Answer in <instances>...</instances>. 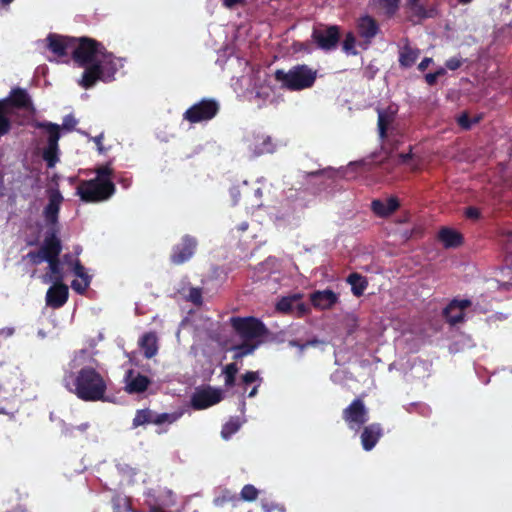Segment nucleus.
I'll list each match as a JSON object with an SVG mask.
<instances>
[{"instance_id": "obj_24", "label": "nucleus", "mask_w": 512, "mask_h": 512, "mask_svg": "<svg viewBox=\"0 0 512 512\" xmlns=\"http://www.w3.org/2000/svg\"><path fill=\"white\" fill-rule=\"evenodd\" d=\"M49 265V273L43 276L44 283H62L64 279V274L60 268V261L58 256H53L48 261Z\"/></svg>"}, {"instance_id": "obj_21", "label": "nucleus", "mask_w": 512, "mask_h": 512, "mask_svg": "<svg viewBox=\"0 0 512 512\" xmlns=\"http://www.w3.org/2000/svg\"><path fill=\"white\" fill-rule=\"evenodd\" d=\"M381 435L382 430L378 424L367 426L361 435V443L364 450L370 451L373 449Z\"/></svg>"}, {"instance_id": "obj_10", "label": "nucleus", "mask_w": 512, "mask_h": 512, "mask_svg": "<svg viewBox=\"0 0 512 512\" xmlns=\"http://www.w3.org/2000/svg\"><path fill=\"white\" fill-rule=\"evenodd\" d=\"M64 261L69 264L76 279L71 282V288L78 294H84L91 283V276L77 258L66 255Z\"/></svg>"}, {"instance_id": "obj_9", "label": "nucleus", "mask_w": 512, "mask_h": 512, "mask_svg": "<svg viewBox=\"0 0 512 512\" xmlns=\"http://www.w3.org/2000/svg\"><path fill=\"white\" fill-rule=\"evenodd\" d=\"M222 399L221 389L208 386L195 390L191 397V405L194 409L202 410L219 403Z\"/></svg>"}, {"instance_id": "obj_15", "label": "nucleus", "mask_w": 512, "mask_h": 512, "mask_svg": "<svg viewBox=\"0 0 512 512\" xmlns=\"http://www.w3.org/2000/svg\"><path fill=\"white\" fill-rule=\"evenodd\" d=\"M125 391L129 394L144 392L150 384V379L138 371L128 370L124 377Z\"/></svg>"}, {"instance_id": "obj_5", "label": "nucleus", "mask_w": 512, "mask_h": 512, "mask_svg": "<svg viewBox=\"0 0 512 512\" xmlns=\"http://www.w3.org/2000/svg\"><path fill=\"white\" fill-rule=\"evenodd\" d=\"M231 323L239 337L243 340L242 345L234 347L235 358L251 354L259 346L262 338L267 333L264 324L252 317L232 318Z\"/></svg>"}, {"instance_id": "obj_60", "label": "nucleus", "mask_w": 512, "mask_h": 512, "mask_svg": "<svg viewBox=\"0 0 512 512\" xmlns=\"http://www.w3.org/2000/svg\"><path fill=\"white\" fill-rule=\"evenodd\" d=\"M247 228H248V223H247V222H243V223H241V224L239 225V227H238V229H239L240 231H242V232H243V231H246V230H247Z\"/></svg>"}, {"instance_id": "obj_6", "label": "nucleus", "mask_w": 512, "mask_h": 512, "mask_svg": "<svg viewBox=\"0 0 512 512\" xmlns=\"http://www.w3.org/2000/svg\"><path fill=\"white\" fill-rule=\"evenodd\" d=\"M317 74V70L303 64L293 66L288 71L277 70L275 78L282 87L291 91H301L314 85Z\"/></svg>"}, {"instance_id": "obj_29", "label": "nucleus", "mask_w": 512, "mask_h": 512, "mask_svg": "<svg viewBox=\"0 0 512 512\" xmlns=\"http://www.w3.org/2000/svg\"><path fill=\"white\" fill-rule=\"evenodd\" d=\"M244 422L245 419L240 420L238 417L230 418L222 427L221 437L224 440H229L241 428Z\"/></svg>"}, {"instance_id": "obj_53", "label": "nucleus", "mask_w": 512, "mask_h": 512, "mask_svg": "<svg viewBox=\"0 0 512 512\" xmlns=\"http://www.w3.org/2000/svg\"><path fill=\"white\" fill-rule=\"evenodd\" d=\"M230 196L232 198L233 204H237L240 196V191L238 187H232L230 189Z\"/></svg>"}, {"instance_id": "obj_39", "label": "nucleus", "mask_w": 512, "mask_h": 512, "mask_svg": "<svg viewBox=\"0 0 512 512\" xmlns=\"http://www.w3.org/2000/svg\"><path fill=\"white\" fill-rule=\"evenodd\" d=\"M236 501H237V496L235 493H232L229 490H224V491H222L221 495L217 496L214 499V504L216 506H223L225 503H228V502L234 503Z\"/></svg>"}, {"instance_id": "obj_4", "label": "nucleus", "mask_w": 512, "mask_h": 512, "mask_svg": "<svg viewBox=\"0 0 512 512\" xmlns=\"http://www.w3.org/2000/svg\"><path fill=\"white\" fill-rule=\"evenodd\" d=\"M115 193L112 181V169L109 165H102L96 169V177L82 181L77 187V195L85 202H102L108 200Z\"/></svg>"}, {"instance_id": "obj_32", "label": "nucleus", "mask_w": 512, "mask_h": 512, "mask_svg": "<svg viewBox=\"0 0 512 512\" xmlns=\"http://www.w3.org/2000/svg\"><path fill=\"white\" fill-rule=\"evenodd\" d=\"M183 415L182 411H175L172 413H154L153 416V424L155 425H163V424H173L178 419H180Z\"/></svg>"}, {"instance_id": "obj_11", "label": "nucleus", "mask_w": 512, "mask_h": 512, "mask_svg": "<svg viewBox=\"0 0 512 512\" xmlns=\"http://www.w3.org/2000/svg\"><path fill=\"white\" fill-rule=\"evenodd\" d=\"M344 420L352 430H359L368 421L367 410L363 402L354 400L343 412Z\"/></svg>"}, {"instance_id": "obj_34", "label": "nucleus", "mask_w": 512, "mask_h": 512, "mask_svg": "<svg viewBox=\"0 0 512 512\" xmlns=\"http://www.w3.org/2000/svg\"><path fill=\"white\" fill-rule=\"evenodd\" d=\"M114 512H135L131 508L130 500L127 496L116 495L112 499Z\"/></svg>"}, {"instance_id": "obj_41", "label": "nucleus", "mask_w": 512, "mask_h": 512, "mask_svg": "<svg viewBox=\"0 0 512 512\" xmlns=\"http://www.w3.org/2000/svg\"><path fill=\"white\" fill-rule=\"evenodd\" d=\"M10 121L4 107L0 106V136L8 133Z\"/></svg>"}, {"instance_id": "obj_19", "label": "nucleus", "mask_w": 512, "mask_h": 512, "mask_svg": "<svg viewBox=\"0 0 512 512\" xmlns=\"http://www.w3.org/2000/svg\"><path fill=\"white\" fill-rule=\"evenodd\" d=\"M261 383L262 377L260 376L259 372L248 371L241 376V380L238 386L241 389L242 396L248 391L249 388H251L248 392V397L252 398L256 396Z\"/></svg>"}, {"instance_id": "obj_37", "label": "nucleus", "mask_w": 512, "mask_h": 512, "mask_svg": "<svg viewBox=\"0 0 512 512\" xmlns=\"http://www.w3.org/2000/svg\"><path fill=\"white\" fill-rule=\"evenodd\" d=\"M238 372V367L235 363H230L225 366L223 373L225 376V385L231 387L235 384V376Z\"/></svg>"}, {"instance_id": "obj_38", "label": "nucleus", "mask_w": 512, "mask_h": 512, "mask_svg": "<svg viewBox=\"0 0 512 512\" xmlns=\"http://www.w3.org/2000/svg\"><path fill=\"white\" fill-rule=\"evenodd\" d=\"M258 494H259V491L258 489L251 485V484H247L245 485L241 492H240V498L244 501H254L256 500V498L258 497Z\"/></svg>"}, {"instance_id": "obj_35", "label": "nucleus", "mask_w": 512, "mask_h": 512, "mask_svg": "<svg viewBox=\"0 0 512 512\" xmlns=\"http://www.w3.org/2000/svg\"><path fill=\"white\" fill-rule=\"evenodd\" d=\"M154 412L149 409H142L136 412L133 419V427H139L147 423H153Z\"/></svg>"}, {"instance_id": "obj_20", "label": "nucleus", "mask_w": 512, "mask_h": 512, "mask_svg": "<svg viewBox=\"0 0 512 512\" xmlns=\"http://www.w3.org/2000/svg\"><path fill=\"white\" fill-rule=\"evenodd\" d=\"M357 30L359 35L366 41H370L378 33V25L376 21L370 16H363L358 20Z\"/></svg>"}, {"instance_id": "obj_59", "label": "nucleus", "mask_w": 512, "mask_h": 512, "mask_svg": "<svg viewBox=\"0 0 512 512\" xmlns=\"http://www.w3.org/2000/svg\"><path fill=\"white\" fill-rule=\"evenodd\" d=\"M148 504L151 507V511L150 512H164L163 510L156 509L155 508V503H152V502L148 501Z\"/></svg>"}, {"instance_id": "obj_25", "label": "nucleus", "mask_w": 512, "mask_h": 512, "mask_svg": "<svg viewBox=\"0 0 512 512\" xmlns=\"http://www.w3.org/2000/svg\"><path fill=\"white\" fill-rule=\"evenodd\" d=\"M396 109L390 107L387 110H378V132L380 138H384L387 135V131L390 125L394 121Z\"/></svg>"}, {"instance_id": "obj_33", "label": "nucleus", "mask_w": 512, "mask_h": 512, "mask_svg": "<svg viewBox=\"0 0 512 512\" xmlns=\"http://www.w3.org/2000/svg\"><path fill=\"white\" fill-rule=\"evenodd\" d=\"M300 296L295 294L292 296L283 297L276 305V309L280 312H290L296 305L299 304Z\"/></svg>"}, {"instance_id": "obj_13", "label": "nucleus", "mask_w": 512, "mask_h": 512, "mask_svg": "<svg viewBox=\"0 0 512 512\" xmlns=\"http://www.w3.org/2000/svg\"><path fill=\"white\" fill-rule=\"evenodd\" d=\"M246 145L252 156L273 153L277 148V144L273 139L265 134H253L246 138Z\"/></svg>"}, {"instance_id": "obj_62", "label": "nucleus", "mask_w": 512, "mask_h": 512, "mask_svg": "<svg viewBox=\"0 0 512 512\" xmlns=\"http://www.w3.org/2000/svg\"><path fill=\"white\" fill-rule=\"evenodd\" d=\"M261 194H262L261 189H260V188H257V189L255 190V196L260 197V196H261Z\"/></svg>"}, {"instance_id": "obj_36", "label": "nucleus", "mask_w": 512, "mask_h": 512, "mask_svg": "<svg viewBox=\"0 0 512 512\" xmlns=\"http://www.w3.org/2000/svg\"><path fill=\"white\" fill-rule=\"evenodd\" d=\"M374 6L386 14H393L398 8L399 0H373Z\"/></svg>"}, {"instance_id": "obj_28", "label": "nucleus", "mask_w": 512, "mask_h": 512, "mask_svg": "<svg viewBox=\"0 0 512 512\" xmlns=\"http://www.w3.org/2000/svg\"><path fill=\"white\" fill-rule=\"evenodd\" d=\"M439 239L447 248L456 247L461 243V235L450 228H442L439 231Z\"/></svg>"}, {"instance_id": "obj_42", "label": "nucleus", "mask_w": 512, "mask_h": 512, "mask_svg": "<svg viewBox=\"0 0 512 512\" xmlns=\"http://www.w3.org/2000/svg\"><path fill=\"white\" fill-rule=\"evenodd\" d=\"M414 155L409 153H402L398 155V163L409 165L412 169H417L418 165L413 162Z\"/></svg>"}, {"instance_id": "obj_3", "label": "nucleus", "mask_w": 512, "mask_h": 512, "mask_svg": "<svg viewBox=\"0 0 512 512\" xmlns=\"http://www.w3.org/2000/svg\"><path fill=\"white\" fill-rule=\"evenodd\" d=\"M47 203L44 205L41 216L47 228L44 241L40 249L30 252L28 257L34 264L48 262L51 257L59 256L61 243L57 236L59 233V212L64 201L63 195L57 188L46 190Z\"/></svg>"}, {"instance_id": "obj_1", "label": "nucleus", "mask_w": 512, "mask_h": 512, "mask_svg": "<svg viewBox=\"0 0 512 512\" xmlns=\"http://www.w3.org/2000/svg\"><path fill=\"white\" fill-rule=\"evenodd\" d=\"M53 54L49 61L67 62L71 55L75 63L84 69L78 84L90 89L97 82L109 83L116 79V74L124 67L125 59L116 57L105 47L89 38H68L49 34L43 42Z\"/></svg>"}, {"instance_id": "obj_27", "label": "nucleus", "mask_w": 512, "mask_h": 512, "mask_svg": "<svg viewBox=\"0 0 512 512\" xmlns=\"http://www.w3.org/2000/svg\"><path fill=\"white\" fill-rule=\"evenodd\" d=\"M420 54L419 49L411 47L409 44H405L401 47L399 52V63L402 67H411Z\"/></svg>"}, {"instance_id": "obj_22", "label": "nucleus", "mask_w": 512, "mask_h": 512, "mask_svg": "<svg viewBox=\"0 0 512 512\" xmlns=\"http://www.w3.org/2000/svg\"><path fill=\"white\" fill-rule=\"evenodd\" d=\"M337 295L331 290L317 291L312 294L311 301L315 307L328 309L337 302Z\"/></svg>"}, {"instance_id": "obj_54", "label": "nucleus", "mask_w": 512, "mask_h": 512, "mask_svg": "<svg viewBox=\"0 0 512 512\" xmlns=\"http://www.w3.org/2000/svg\"><path fill=\"white\" fill-rule=\"evenodd\" d=\"M102 140H103V134H100V135H98V136L93 138V141L97 145L98 151L100 153L104 152V147L102 145Z\"/></svg>"}, {"instance_id": "obj_7", "label": "nucleus", "mask_w": 512, "mask_h": 512, "mask_svg": "<svg viewBox=\"0 0 512 512\" xmlns=\"http://www.w3.org/2000/svg\"><path fill=\"white\" fill-rule=\"evenodd\" d=\"M266 81V71L254 67H249L248 72L238 79V83L250 99H258L263 103L271 101L273 96V90Z\"/></svg>"}, {"instance_id": "obj_8", "label": "nucleus", "mask_w": 512, "mask_h": 512, "mask_svg": "<svg viewBox=\"0 0 512 512\" xmlns=\"http://www.w3.org/2000/svg\"><path fill=\"white\" fill-rule=\"evenodd\" d=\"M218 110L219 105L215 100L203 99L186 110L184 119L191 123L208 121L215 117Z\"/></svg>"}, {"instance_id": "obj_26", "label": "nucleus", "mask_w": 512, "mask_h": 512, "mask_svg": "<svg viewBox=\"0 0 512 512\" xmlns=\"http://www.w3.org/2000/svg\"><path fill=\"white\" fill-rule=\"evenodd\" d=\"M139 345L146 358H152L158 352L157 336L155 333L149 332L143 335L139 341Z\"/></svg>"}, {"instance_id": "obj_40", "label": "nucleus", "mask_w": 512, "mask_h": 512, "mask_svg": "<svg viewBox=\"0 0 512 512\" xmlns=\"http://www.w3.org/2000/svg\"><path fill=\"white\" fill-rule=\"evenodd\" d=\"M356 38L352 33H348L343 41V50L349 55H356Z\"/></svg>"}, {"instance_id": "obj_56", "label": "nucleus", "mask_w": 512, "mask_h": 512, "mask_svg": "<svg viewBox=\"0 0 512 512\" xmlns=\"http://www.w3.org/2000/svg\"><path fill=\"white\" fill-rule=\"evenodd\" d=\"M437 76L435 75V73H428L425 75V80L427 82V84L429 85H434L437 81Z\"/></svg>"}, {"instance_id": "obj_16", "label": "nucleus", "mask_w": 512, "mask_h": 512, "mask_svg": "<svg viewBox=\"0 0 512 512\" xmlns=\"http://www.w3.org/2000/svg\"><path fill=\"white\" fill-rule=\"evenodd\" d=\"M196 240L190 236H184L181 243L173 249L171 260L175 264H182L194 254Z\"/></svg>"}, {"instance_id": "obj_50", "label": "nucleus", "mask_w": 512, "mask_h": 512, "mask_svg": "<svg viewBox=\"0 0 512 512\" xmlns=\"http://www.w3.org/2000/svg\"><path fill=\"white\" fill-rule=\"evenodd\" d=\"M76 120L72 116H66L63 120V127L71 129L76 125Z\"/></svg>"}, {"instance_id": "obj_61", "label": "nucleus", "mask_w": 512, "mask_h": 512, "mask_svg": "<svg viewBox=\"0 0 512 512\" xmlns=\"http://www.w3.org/2000/svg\"><path fill=\"white\" fill-rule=\"evenodd\" d=\"M245 407H246V403H245L244 399H242L240 402V410L242 413L245 411Z\"/></svg>"}, {"instance_id": "obj_45", "label": "nucleus", "mask_w": 512, "mask_h": 512, "mask_svg": "<svg viewBox=\"0 0 512 512\" xmlns=\"http://www.w3.org/2000/svg\"><path fill=\"white\" fill-rule=\"evenodd\" d=\"M321 341L317 340V339H313V340H309L303 344H300L298 341H295V340H292L289 342V345L290 346H293V347H298L300 349V351H303L304 348L306 347H309V346H316L318 344H320Z\"/></svg>"}, {"instance_id": "obj_43", "label": "nucleus", "mask_w": 512, "mask_h": 512, "mask_svg": "<svg viewBox=\"0 0 512 512\" xmlns=\"http://www.w3.org/2000/svg\"><path fill=\"white\" fill-rule=\"evenodd\" d=\"M463 61L461 57H451L445 62V66L447 69L454 71L461 67Z\"/></svg>"}, {"instance_id": "obj_23", "label": "nucleus", "mask_w": 512, "mask_h": 512, "mask_svg": "<svg viewBox=\"0 0 512 512\" xmlns=\"http://www.w3.org/2000/svg\"><path fill=\"white\" fill-rule=\"evenodd\" d=\"M371 206L376 215L385 217L393 213L399 204L396 198L391 197L386 200H374Z\"/></svg>"}, {"instance_id": "obj_12", "label": "nucleus", "mask_w": 512, "mask_h": 512, "mask_svg": "<svg viewBox=\"0 0 512 512\" xmlns=\"http://www.w3.org/2000/svg\"><path fill=\"white\" fill-rule=\"evenodd\" d=\"M48 134V144L43 151V159L46 161L47 166L52 168L58 162V140L60 138L59 126L52 123L44 125Z\"/></svg>"}, {"instance_id": "obj_48", "label": "nucleus", "mask_w": 512, "mask_h": 512, "mask_svg": "<svg viewBox=\"0 0 512 512\" xmlns=\"http://www.w3.org/2000/svg\"><path fill=\"white\" fill-rule=\"evenodd\" d=\"M356 166V164L354 163H350L349 166L347 168H342L338 171L335 172V175L336 177H340V178H349L348 177V172L350 170H352L354 167Z\"/></svg>"}, {"instance_id": "obj_55", "label": "nucleus", "mask_w": 512, "mask_h": 512, "mask_svg": "<svg viewBox=\"0 0 512 512\" xmlns=\"http://www.w3.org/2000/svg\"><path fill=\"white\" fill-rule=\"evenodd\" d=\"M432 58H429V57H426L424 58L418 65V69L420 71H424L431 63H432Z\"/></svg>"}, {"instance_id": "obj_58", "label": "nucleus", "mask_w": 512, "mask_h": 512, "mask_svg": "<svg viewBox=\"0 0 512 512\" xmlns=\"http://www.w3.org/2000/svg\"><path fill=\"white\" fill-rule=\"evenodd\" d=\"M435 75L437 76V78H439L440 76H443L445 73H446V70L445 68L443 67H440L439 69H437V71L434 72Z\"/></svg>"}, {"instance_id": "obj_18", "label": "nucleus", "mask_w": 512, "mask_h": 512, "mask_svg": "<svg viewBox=\"0 0 512 512\" xmlns=\"http://www.w3.org/2000/svg\"><path fill=\"white\" fill-rule=\"evenodd\" d=\"M68 294L67 285L56 283L46 293V304L52 308H60L67 302Z\"/></svg>"}, {"instance_id": "obj_31", "label": "nucleus", "mask_w": 512, "mask_h": 512, "mask_svg": "<svg viewBox=\"0 0 512 512\" xmlns=\"http://www.w3.org/2000/svg\"><path fill=\"white\" fill-rule=\"evenodd\" d=\"M347 281L351 285V290L355 296H361L367 287L366 279L358 273L350 274Z\"/></svg>"}, {"instance_id": "obj_30", "label": "nucleus", "mask_w": 512, "mask_h": 512, "mask_svg": "<svg viewBox=\"0 0 512 512\" xmlns=\"http://www.w3.org/2000/svg\"><path fill=\"white\" fill-rule=\"evenodd\" d=\"M11 102L18 107L29 109L32 106L31 99L23 89H14L10 95Z\"/></svg>"}, {"instance_id": "obj_57", "label": "nucleus", "mask_w": 512, "mask_h": 512, "mask_svg": "<svg viewBox=\"0 0 512 512\" xmlns=\"http://www.w3.org/2000/svg\"><path fill=\"white\" fill-rule=\"evenodd\" d=\"M14 334V328L12 327H6V328H3L1 331H0V335L4 336V337H10Z\"/></svg>"}, {"instance_id": "obj_47", "label": "nucleus", "mask_w": 512, "mask_h": 512, "mask_svg": "<svg viewBox=\"0 0 512 512\" xmlns=\"http://www.w3.org/2000/svg\"><path fill=\"white\" fill-rule=\"evenodd\" d=\"M262 509L264 512H273L275 509L279 510L280 512H285L283 506L267 502H262Z\"/></svg>"}, {"instance_id": "obj_52", "label": "nucleus", "mask_w": 512, "mask_h": 512, "mask_svg": "<svg viewBox=\"0 0 512 512\" xmlns=\"http://www.w3.org/2000/svg\"><path fill=\"white\" fill-rule=\"evenodd\" d=\"M223 5L227 8H234L237 5L243 4L245 0H222Z\"/></svg>"}, {"instance_id": "obj_49", "label": "nucleus", "mask_w": 512, "mask_h": 512, "mask_svg": "<svg viewBox=\"0 0 512 512\" xmlns=\"http://www.w3.org/2000/svg\"><path fill=\"white\" fill-rule=\"evenodd\" d=\"M458 124L463 128V129H469L471 127V122L469 120V117L466 115V114H462L461 116H459L458 118Z\"/></svg>"}, {"instance_id": "obj_17", "label": "nucleus", "mask_w": 512, "mask_h": 512, "mask_svg": "<svg viewBox=\"0 0 512 512\" xmlns=\"http://www.w3.org/2000/svg\"><path fill=\"white\" fill-rule=\"evenodd\" d=\"M471 305V302L467 299L453 300L444 309V316L447 321L452 324H458L464 321V310Z\"/></svg>"}, {"instance_id": "obj_63", "label": "nucleus", "mask_w": 512, "mask_h": 512, "mask_svg": "<svg viewBox=\"0 0 512 512\" xmlns=\"http://www.w3.org/2000/svg\"><path fill=\"white\" fill-rule=\"evenodd\" d=\"M0 1L3 4L8 5V4L12 3L14 0H0Z\"/></svg>"}, {"instance_id": "obj_46", "label": "nucleus", "mask_w": 512, "mask_h": 512, "mask_svg": "<svg viewBox=\"0 0 512 512\" xmlns=\"http://www.w3.org/2000/svg\"><path fill=\"white\" fill-rule=\"evenodd\" d=\"M201 291L198 288H191L189 291L188 299L193 302L194 304H200L201 303Z\"/></svg>"}, {"instance_id": "obj_2", "label": "nucleus", "mask_w": 512, "mask_h": 512, "mask_svg": "<svg viewBox=\"0 0 512 512\" xmlns=\"http://www.w3.org/2000/svg\"><path fill=\"white\" fill-rule=\"evenodd\" d=\"M63 386L77 398L95 402L103 400L107 384L97 371V361L86 350L77 352L64 369Z\"/></svg>"}, {"instance_id": "obj_51", "label": "nucleus", "mask_w": 512, "mask_h": 512, "mask_svg": "<svg viewBox=\"0 0 512 512\" xmlns=\"http://www.w3.org/2000/svg\"><path fill=\"white\" fill-rule=\"evenodd\" d=\"M466 216L471 219H478L480 212L478 209L474 207H469L466 209Z\"/></svg>"}, {"instance_id": "obj_14", "label": "nucleus", "mask_w": 512, "mask_h": 512, "mask_svg": "<svg viewBox=\"0 0 512 512\" xmlns=\"http://www.w3.org/2000/svg\"><path fill=\"white\" fill-rule=\"evenodd\" d=\"M313 40L322 50L334 49L339 40V31L336 26L315 28L312 33Z\"/></svg>"}, {"instance_id": "obj_44", "label": "nucleus", "mask_w": 512, "mask_h": 512, "mask_svg": "<svg viewBox=\"0 0 512 512\" xmlns=\"http://www.w3.org/2000/svg\"><path fill=\"white\" fill-rule=\"evenodd\" d=\"M89 428V424L86 422V423H82L78 426H70V427H66L64 429V433L66 435H69V436H74V431L77 430L81 433L85 432L87 429Z\"/></svg>"}, {"instance_id": "obj_64", "label": "nucleus", "mask_w": 512, "mask_h": 512, "mask_svg": "<svg viewBox=\"0 0 512 512\" xmlns=\"http://www.w3.org/2000/svg\"><path fill=\"white\" fill-rule=\"evenodd\" d=\"M0 413H4V410H3V409H1V410H0Z\"/></svg>"}]
</instances>
